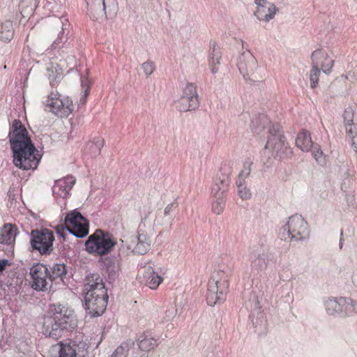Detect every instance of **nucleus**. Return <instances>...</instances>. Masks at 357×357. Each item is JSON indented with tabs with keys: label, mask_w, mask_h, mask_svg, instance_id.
I'll return each mask as SVG.
<instances>
[{
	"label": "nucleus",
	"mask_w": 357,
	"mask_h": 357,
	"mask_svg": "<svg viewBox=\"0 0 357 357\" xmlns=\"http://www.w3.org/2000/svg\"><path fill=\"white\" fill-rule=\"evenodd\" d=\"M86 281L84 289L86 291L84 295L86 310L91 317L100 316L106 310L108 301L105 283L97 275L88 277Z\"/></svg>",
	"instance_id": "nucleus-3"
},
{
	"label": "nucleus",
	"mask_w": 357,
	"mask_h": 357,
	"mask_svg": "<svg viewBox=\"0 0 357 357\" xmlns=\"http://www.w3.org/2000/svg\"><path fill=\"white\" fill-rule=\"evenodd\" d=\"M14 29L10 21H6L1 24L0 31V40L9 42L13 38Z\"/></svg>",
	"instance_id": "nucleus-34"
},
{
	"label": "nucleus",
	"mask_w": 357,
	"mask_h": 357,
	"mask_svg": "<svg viewBox=\"0 0 357 357\" xmlns=\"http://www.w3.org/2000/svg\"><path fill=\"white\" fill-rule=\"evenodd\" d=\"M343 297L329 298L324 303L325 309L329 315L340 317V305H344Z\"/></svg>",
	"instance_id": "nucleus-28"
},
{
	"label": "nucleus",
	"mask_w": 357,
	"mask_h": 357,
	"mask_svg": "<svg viewBox=\"0 0 357 357\" xmlns=\"http://www.w3.org/2000/svg\"><path fill=\"white\" fill-rule=\"evenodd\" d=\"M240 73L245 79L250 73H253L257 66V61L250 51L241 54L237 63Z\"/></svg>",
	"instance_id": "nucleus-17"
},
{
	"label": "nucleus",
	"mask_w": 357,
	"mask_h": 357,
	"mask_svg": "<svg viewBox=\"0 0 357 357\" xmlns=\"http://www.w3.org/2000/svg\"><path fill=\"white\" fill-rule=\"evenodd\" d=\"M40 0H21L20 8L22 13L30 14L37 8Z\"/></svg>",
	"instance_id": "nucleus-36"
},
{
	"label": "nucleus",
	"mask_w": 357,
	"mask_h": 357,
	"mask_svg": "<svg viewBox=\"0 0 357 357\" xmlns=\"http://www.w3.org/2000/svg\"><path fill=\"white\" fill-rule=\"evenodd\" d=\"M351 145H352L354 150L356 152H357V134H356V137H353V141H352Z\"/></svg>",
	"instance_id": "nucleus-53"
},
{
	"label": "nucleus",
	"mask_w": 357,
	"mask_h": 357,
	"mask_svg": "<svg viewBox=\"0 0 357 357\" xmlns=\"http://www.w3.org/2000/svg\"><path fill=\"white\" fill-rule=\"evenodd\" d=\"M344 123L347 133L353 139L354 137H356L357 134V126L354 124V112L351 108H347L344 110Z\"/></svg>",
	"instance_id": "nucleus-27"
},
{
	"label": "nucleus",
	"mask_w": 357,
	"mask_h": 357,
	"mask_svg": "<svg viewBox=\"0 0 357 357\" xmlns=\"http://www.w3.org/2000/svg\"><path fill=\"white\" fill-rule=\"evenodd\" d=\"M255 3L257 6H264V5L269 3L266 0H255Z\"/></svg>",
	"instance_id": "nucleus-52"
},
{
	"label": "nucleus",
	"mask_w": 357,
	"mask_h": 357,
	"mask_svg": "<svg viewBox=\"0 0 357 357\" xmlns=\"http://www.w3.org/2000/svg\"><path fill=\"white\" fill-rule=\"evenodd\" d=\"M342 236H343V231H341V232H340V243H339V247H340V249H342V247H343V241H344V239H343Z\"/></svg>",
	"instance_id": "nucleus-54"
},
{
	"label": "nucleus",
	"mask_w": 357,
	"mask_h": 357,
	"mask_svg": "<svg viewBox=\"0 0 357 357\" xmlns=\"http://www.w3.org/2000/svg\"><path fill=\"white\" fill-rule=\"evenodd\" d=\"M102 261L108 274L109 279L114 280L117 278L120 269L119 261L111 257H105L103 259Z\"/></svg>",
	"instance_id": "nucleus-29"
},
{
	"label": "nucleus",
	"mask_w": 357,
	"mask_h": 357,
	"mask_svg": "<svg viewBox=\"0 0 357 357\" xmlns=\"http://www.w3.org/2000/svg\"><path fill=\"white\" fill-rule=\"evenodd\" d=\"M17 228L11 224H6L0 229V243L13 245L17 235Z\"/></svg>",
	"instance_id": "nucleus-24"
},
{
	"label": "nucleus",
	"mask_w": 357,
	"mask_h": 357,
	"mask_svg": "<svg viewBox=\"0 0 357 357\" xmlns=\"http://www.w3.org/2000/svg\"><path fill=\"white\" fill-rule=\"evenodd\" d=\"M75 183V178L73 176H67L57 180L52 187L53 195L56 198H66Z\"/></svg>",
	"instance_id": "nucleus-19"
},
{
	"label": "nucleus",
	"mask_w": 357,
	"mask_h": 357,
	"mask_svg": "<svg viewBox=\"0 0 357 357\" xmlns=\"http://www.w3.org/2000/svg\"><path fill=\"white\" fill-rule=\"evenodd\" d=\"M218 282L220 281L216 280L215 275H213L208 284L206 301L208 305L211 306L221 303L225 300V295L223 291L219 290Z\"/></svg>",
	"instance_id": "nucleus-16"
},
{
	"label": "nucleus",
	"mask_w": 357,
	"mask_h": 357,
	"mask_svg": "<svg viewBox=\"0 0 357 357\" xmlns=\"http://www.w3.org/2000/svg\"><path fill=\"white\" fill-rule=\"evenodd\" d=\"M250 318L252 319V323L255 331L259 335L265 333L266 328V320L264 318V315L261 313H258L255 320L253 318V315H250Z\"/></svg>",
	"instance_id": "nucleus-35"
},
{
	"label": "nucleus",
	"mask_w": 357,
	"mask_h": 357,
	"mask_svg": "<svg viewBox=\"0 0 357 357\" xmlns=\"http://www.w3.org/2000/svg\"><path fill=\"white\" fill-rule=\"evenodd\" d=\"M252 164L253 162L250 158L245 159L243 163V169L241 171L237 180H245V178L250 174Z\"/></svg>",
	"instance_id": "nucleus-41"
},
{
	"label": "nucleus",
	"mask_w": 357,
	"mask_h": 357,
	"mask_svg": "<svg viewBox=\"0 0 357 357\" xmlns=\"http://www.w3.org/2000/svg\"><path fill=\"white\" fill-rule=\"evenodd\" d=\"M310 151H311L312 156L317 162L321 165H324L325 163V160L323 158V152L319 145L312 144V146Z\"/></svg>",
	"instance_id": "nucleus-44"
},
{
	"label": "nucleus",
	"mask_w": 357,
	"mask_h": 357,
	"mask_svg": "<svg viewBox=\"0 0 357 357\" xmlns=\"http://www.w3.org/2000/svg\"><path fill=\"white\" fill-rule=\"evenodd\" d=\"M270 137L265 146L266 150L271 152L272 156L278 160H282L291 156L293 153L291 147L286 142L284 135L280 133V126L274 123L269 128Z\"/></svg>",
	"instance_id": "nucleus-6"
},
{
	"label": "nucleus",
	"mask_w": 357,
	"mask_h": 357,
	"mask_svg": "<svg viewBox=\"0 0 357 357\" xmlns=\"http://www.w3.org/2000/svg\"><path fill=\"white\" fill-rule=\"evenodd\" d=\"M199 105L196 86L192 83L188 84L183 89L182 96L177 101V109L180 112L192 111L197 109Z\"/></svg>",
	"instance_id": "nucleus-12"
},
{
	"label": "nucleus",
	"mask_w": 357,
	"mask_h": 357,
	"mask_svg": "<svg viewBox=\"0 0 357 357\" xmlns=\"http://www.w3.org/2000/svg\"><path fill=\"white\" fill-rule=\"evenodd\" d=\"M82 82V87L83 89V93L81 95V97L79 98V105H84L86 101V98L89 96V91H90V85L87 79H84L82 78L81 80Z\"/></svg>",
	"instance_id": "nucleus-45"
},
{
	"label": "nucleus",
	"mask_w": 357,
	"mask_h": 357,
	"mask_svg": "<svg viewBox=\"0 0 357 357\" xmlns=\"http://www.w3.org/2000/svg\"><path fill=\"white\" fill-rule=\"evenodd\" d=\"M117 241L109 232L96 229L85 242L86 250L89 254L104 256L112 251Z\"/></svg>",
	"instance_id": "nucleus-5"
},
{
	"label": "nucleus",
	"mask_w": 357,
	"mask_h": 357,
	"mask_svg": "<svg viewBox=\"0 0 357 357\" xmlns=\"http://www.w3.org/2000/svg\"><path fill=\"white\" fill-rule=\"evenodd\" d=\"M145 282L149 288L155 289L158 287L159 284L162 282V278L158 274L155 273L153 275L144 278Z\"/></svg>",
	"instance_id": "nucleus-42"
},
{
	"label": "nucleus",
	"mask_w": 357,
	"mask_h": 357,
	"mask_svg": "<svg viewBox=\"0 0 357 357\" xmlns=\"http://www.w3.org/2000/svg\"><path fill=\"white\" fill-rule=\"evenodd\" d=\"M222 53L215 41L210 42L209 49V66L212 73L215 74L218 71V66L220 63Z\"/></svg>",
	"instance_id": "nucleus-22"
},
{
	"label": "nucleus",
	"mask_w": 357,
	"mask_h": 357,
	"mask_svg": "<svg viewBox=\"0 0 357 357\" xmlns=\"http://www.w3.org/2000/svg\"><path fill=\"white\" fill-rule=\"evenodd\" d=\"M61 348L59 350V357H76V344H73V345L70 344H63L61 342Z\"/></svg>",
	"instance_id": "nucleus-38"
},
{
	"label": "nucleus",
	"mask_w": 357,
	"mask_h": 357,
	"mask_svg": "<svg viewBox=\"0 0 357 357\" xmlns=\"http://www.w3.org/2000/svg\"><path fill=\"white\" fill-rule=\"evenodd\" d=\"M54 241V232L48 229H36L31 232V248L42 255H50L53 252Z\"/></svg>",
	"instance_id": "nucleus-8"
},
{
	"label": "nucleus",
	"mask_w": 357,
	"mask_h": 357,
	"mask_svg": "<svg viewBox=\"0 0 357 357\" xmlns=\"http://www.w3.org/2000/svg\"><path fill=\"white\" fill-rule=\"evenodd\" d=\"M310 134L305 130L300 132L296 139V146L303 151H308L312 146Z\"/></svg>",
	"instance_id": "nucleus-31"
},
{
	"label": "nucleus",
	"mask_w": 357,
	"mask_h": 357,
	"mask_svg": "<svg viewBox=\"0 0 357 357\" xmlns=\"http://www.w3.org/2000/svg\"><path fill=\"white\" fill-rule=\"evenodd\" d=\"M31 287L36 291H46L48 285V267L43 264H35L30 268Z\"/></svg>",
	"instance_id": "nucleus-13"
},
{
	"label": "nucleus",
	"mask_w": 357,
	"mask_h": 357,
	"mask_svg": "<svg viewBox=\"0 0 357 357\" xmlns=\"http://www.w3.org/2000/svg\"><path fill=\"white\" fill-rule=\"evenodd\" d=\"M216 280H218L219 290H222L225 295V291L229 287V278L228 275H225L223 271H219L217 273V277L215 276Z\"/></svg>",
	"instance_id": "nucleus-40"
},
{
	"label": "nucleus",
	"mask_w": 357,
	"mask_h": 357,
	"mask_svg": "<svg viewBox=\"0 0 357 357\" xmlns=\"http://www.w3.org/2000/svg\"><path fill=\"white\" fill-rule=\"evenodd\" d=\"M48 267V280L55 284L63 282L68 272L67 266L63 263H55Z\"/></svg>",
	"instance_id": "nucleus-20"
},
{
	"label": "nucleus",
	"mask_w": 357,
	"mask_h": 357,
	"mask_svg": "<svg viewBox=\"0 0 357 357\" xmlns=\"http://www.w3.org/2000/svg\"><path fill=\"white\" fill-rule=\"evenodd\" d=\"M344 305H340V317H347L357 313L356 302L351 298L343 297Z\"/></svg>",
	"instance_id": "nucleus-30"
},
{
	"label": "nucleus",
	"mask_w": 357,
	"mask_h": 357,
	"mask_svg": "<svg viewBox=\"0 0 357 357\" xmlns=\"http://www.w3.org/2000/svg\"><path fill=\"white\" fill-rule=\"evenodd\" d=\"M128 250H132L135 254L144 255L150 248V237L144 233H138L137 236H132L129 241H126Z\"/></svg>",
	"instance_id": "nucleus-14"
},
{
	"label": "nucleus",
	"mask_w": 357,
	"mask_h": 357,
	"mask_svg": "<svg viewBox=\"0 0 357 357\" xmlns=\"http://www.w3.org/2000/svg\"><path fill=\"white\" fill-rule=\"evenodd\" d=\"M176 312V310L175 309V307L173 306H171L166 310L165 317L164 319H165L166 321H169L173 317H174Z\"/></svg>",
	"instance_id": "nucleus-48"
},
{
	"label": "nucleus",
	"mask_w": 357,
	"mask_h": 357,
	"mask_svg": "<svg viewBox=\"0 0 357 357\" xmlns=\"http://www.w3.org/2000/svg\"><path fill=\"white\" fill-rule=\"evenodd\" d=\"M278 9L273 3H269L264 6H257L255 15L260 21L269 22L273 19Z\"/></svg>",
	"instance_id": "nucleus-23"
},
{
	"label": "nucleus",
	"mask_w": 357,
	"mask_h": 357,
	"mask_svg": "<svg viewBox=\"0 0 357 357\" xmlns=\"http://www.w3.org/2000/svg\"><path fill=\"white\" fill-rule=\"evenodd\" d=\"M222 171L223 169H221L220 172L218 173L214 178L211 188L212 195L226 196V193L229 190V172L226 171L222 172Z\"/></svg>",
	"instance_id": "nucleus-18"
},
{
	"label": "nucleus",
	"mask_w": 357,
	"mask_h": 357,
	"mask_svg": "<svg viewBox=\"0 0 357 357\" xmlns=\"http://www.w3.org/2000/svg\"><path fill=\"white\" fill-rule=\"evenodd\" d=\"M136 341L139 349L143 351H149L158 345V340L146 333L139 335Z\"/></svg>",
	"instance_id": "nucleus-26"
},
{
	"label": "nucleus",
	"mask_w": 357,
	"mask_h": 357,
	"mask_svg": "<svg viewBox=\"0 0 357 357\" xmlns=\"http://www.w3.org/2000/svg\"><path fill=\"white\" fill-rule=\"evenodd\" d=\"M326 55L324 52L321 50H317L312 54V67L310 73V86L312 88H315L318 84L319 76L320 74L319 61H317L318 57H324Z\"/></svg>",
	"instance_id": "nucleus-21"
},
{
	"label": "nucleus",
	"mask_w": 357,
	"mask_h": 357,
	"mask_svg": "<svg viewBox=\"0 0 357 357\" xmlns=\"http://www.w3.org/2000/svg\"><path fill=\"white\" fill-rule=\"evenodd\" d=\"M86 1L88 15L93 20H103L107 18V15L112 16L118 10L116 0H86Z\"/></svg>",
	"instance_id": "nucleus-9"
},
{
	"label": "nucleus",
	"mask_w": 357,
	"mask_h": 357,
	"mask_svg": "<svg viewBox=\"0 0 357 357\" xmlns=\"http://www.w3.org/2000/svg\"><path fill=\"white\" fill-rule=\"evenodd\" d=\"M135 342V341L130 339L123 342L113 351L110 357H127L128 356L129 351L134 347Z\"/></svg>",
	"instance_id": "nucleus-32"
},
{
	"label": "nucleus",
	"mask_w": 357,
	"mask_h": 357,
	"mask_svg": "<svg viewBox=\"0 0 357 357\" xmlns=\"http://www.w3.org/2000/svg\"><path fill=\"white\" fill-rule=\"evenodd\" d=\"M176 206H177V203L175 202H172L169 204H168L165 207V211H164L165 215H166V216L169 215L174 211V209L176 208Z\"/></svg>",
	"instance_id": "nucleus-49"
},
{
	"label": "nucleus",
	"mask_w": 357,
	"mask_h": 357,
	"mask_svg": "<svg viewBox=\"0 0 357 357\" xmlns=\"http://www.w3.org/2000/svg\"><path fill=\"white\" fill-rule=\"evenodd\" d=\"M77 325L74 310L59 304L54 306L52 316L45 318L43 333L56 340L68 335L77 327Z\"/></svg>",
	"instance_id": "nucleus-2"
},
{
	"label": "nucleus",
	"mask_w": 357,
	"mask_h": 357,
	"mask_svg": "<svg viewBox=\"0 0 357 357\" xmlns=\"http://www.w3.org/2000/svg\"><path fill=\"white\" fill-rule=\"evenodd\" d=\"M49 29L47 37L52 41L48 50H59L64 46L68 39L70 23L65 16L52 17L48 20Z\"/></svg>",
	"instance_id": "nucleus-4"
},
{
	"label": "nucleus",
	"mask_w": 357,
	"mask_h": 357,
	"mask_svg": "<svg viewBox=\"0 0 357 357\" xmlns=\"http://www.w3.org/2000/svg\"><path fill=\"white\" fill-rule=\"evenodd\" d=\"M103 145L104 139L101 137H96L86 144V150L89 152L92 157H96L100 153Z\"/></svg>",
	"instance_id": "nucleus-33"
},
{
	"label": "nucleus",
	"mask_w": 357,
	"mask_h": 357,
	"mask_svg": "<svg viewBox=\"0 0 357 357\" xmlns=\"http://www.w3.org/2000/svg\"><path fill=\"white\" fill-rule=\"evenodd\" d=\"M214 202L212 205V211L217 215L222 213L225 206V197L220 195H213Z\"/></svg>",
	"instance_id": "nucleus-37"
},
{
	"label": "nucleus",
	"mask_w": 357,
	"mask_h": 357,
	"mask_svg": "<svg viewBox=\"0 0 357 357\" xmlns=\"http://www.w3.org/2000/svg\"><path fill=\"white\" fill-rule=\"evenodd\" d=\"M156 273L154 271L153 268L149 264L147 266L144 267V278L146 277H149L153 275Z\"/></svg>",
	"instance_id": "nucleus-50"
},
{
	"label": "nucleus",
	"mask_w": 357,
	"mask_h": 357,
	"mask_svg": "<svg viewBox=\"0 0 357 357\" xmlns=\"http://www.w3.org/2000/svg\"><path fill=\"white\" fill-rule=\"evenodd\" d=\"M270 123L271 121L267 115L260 114L252 119L250 128L253 132L259 135L265 128H268L269 130L271 128L269 127Z\"/></svg>",
	"instance_id": "nucleus-25"
},
{
	"label": "nucleus",
	"mask_w": 357,
	"mask_h": 357,
	"mask_svg": "<svg viewBox=\"0 0 357 357\" xmlns=\"http://www.w3.org/2000/svg\"><path fill=\"white\" fill-rule=\"evenodd\" d=\"M64 223L68 232L75 237L84 238L89 234L88 220L76 209L67 213Z\"/></svg>",
	"instance_id": "nucleus-11"
},
{
	"label": "nucleus",
	"mask_w": 357,
	"mask_h": 357,
	"mask_svg": "<svg viewBox=\"0 0 357 357\" xmlns=\"http://www.w3.org/2000/svg\"><path fill=\"white\" fill-rule=\"evenodd\" d=\"M282 240L303 241L310 236L307 223L301 215H294L289 218L287 222L282 226L279 231Z\"/></svg>",
	"instance_id": "nucleus-7"
},
{
	"label": "nucleus",
	"mask_w": 357,
	"mask_h": 357,
	"mask_svg": "<svg viewBox=\"0 0 357 357\" xmlns=\"http://www.w3.org/2000/svg\"><path fill=\"white\" fill-rule=\"evenodd\" d=\"M324 57H318L317 61H319V66H321V70L325 74H329L333 66L334 61L328 57V55L324 52Z\"/></svg>",
	"instance_id": "nucleus-39"
},
{
	"label": "nucleus",
	"mask_w": 357,
	"mask_h": 357,
	"mask_svg": "<svg viewBox=\"0 0 357 357\" xmlns=\"http://www.w3.org/2000/svg\"><path fill=\"white\" fill-rule=\"evenodd\" d=\"M8 138L14 165L22 170L36 169L40 160L38 151L20 119L12 122Z\"/></svg>",
	"instance_id": "nucleus-1"
},
{
	"label": "nucleus",
	"mask_w": 357,
	"mask_h": 357,
	"mask_svg": "<svg viewBox=\"0 0 357 357\" xmlns=\"http://www.w3.org/2000/svg\"><path fill=\"white\" fill-rule=\"evenodd\" d=\"M142 68L146 76L151 75L155 69L153 62L147 61L142 64Z\"/></svg>",
	"instance_id": "nucleus-47"
},
{
	"label": "nucleus",
	"mask_w": 357,
	"mask_h": 357,
	"mask_svg": "<svg viewBox=\"0 0 357 357\" xmlns=\"http://www.w3.org/2000/svg\"><path fill=\"white\" fill-rule=\"evenodd\" d=\"M268 254L265 249L261 247L254 248L250 254V261L252 271L257 272L262 271L267 267Z\"/></svg>",
	"instance_id": "nucleus-15"
},
{
	"label": "nucleus",
	"mask_w": 357,
	"mask_h": 357,
	"mask_svg": "<svg viewBox=\"0 0 357 357\" xmlns=\"http://www.w3.org/2000/svg\"><path fill=\"white\" fill-rule=\"evenodd\" d=\"M3 68L6 69V65H4Z\"/></svg>",
	"instance_id": "nucleus-55"
},
{
	"label": "nucleus",
	"mask_w": 357,
	"mask_h": 357,
	"mask_svg": "<svg viewBox=\"0 0 357 357\" xmlns=\"http://www.w3.org/2000/svg\"><path fill=\"white\" fill-rule=\"evenodd\" d=\"M45 109L57 116L63 118L68 117L73 112L74 105L69 97L61 98L58 93L52 92L48 96Z\"/></svg>",
	"instance_id": "nucleus-10"
},
{
	"label": "nucleus",
	"mask_w": 357,
	"mask_h": 357,
	"mask_svg": "<svg viewBox=\"0 0 357 357\" xmlns=\"http://www.w3.org/2000/svg\"><path fill=\"white\" fill-rule=\"evenodd\" d=\"M244 181L241 180L236 181L238 194L243 199H248L251 197V193L250 190L244 185Z\"/></svg>",
	"instance_id": "nucleus-43"
},
{
	"label": "nucleus",
	"mask_w": 357,
	"mask_h": 357,
	"mask_svg": "<svg viewBox=\"0 0 357 357\" xmlns=\"http://www.w3.org/2000/svg\"><path fill=\"white\" fill-rule=\"evenodd\" d=\"M47 70L48 72L50 84L52 86H55L60 82L62 75L51 68H47Z\"/></svg>",
	"instance_id": "nucleus-46"
},
{
	"label": "nucleus",
	"mask_w": 357,
	"mask_h": 357,
	"mask_svg": "<svg viewBox=\"0 0 357 357\" xmlns=\"http://www.w3.org/2000/svg\"><path fill=\"white\" fill-rule=\"evenodd\" d=\"M9 264V261L8 259H0V273H1Z\"/></svg>",
	"instance_id": "nucleus-51"
}]
</instances>
